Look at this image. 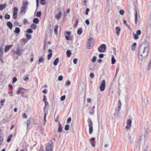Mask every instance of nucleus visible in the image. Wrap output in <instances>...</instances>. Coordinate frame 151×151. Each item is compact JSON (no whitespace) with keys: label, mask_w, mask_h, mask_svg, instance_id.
Returning <instances> with one entry per match:
<instances>
[{"label":"nucleus","mask_w":151,"mask_h":151,"mask_svg":"<svg viewBox=\"0 0 151 151\" xmlns=\"http://www.w3.org/2000/svg\"><path fill=\"white\" fill-rule=\"evenodd\" d=\"M58 125H59V127L58 129V132H61L62 131V127L61 126V124L59 122L58 123Z\"/></svg>","instance_id":"obj_17"},{"label":"nucleus","mask_w":151,"mask_h":151,"mask_svg":"<svg viewBox=\"0 0 151 151\" xmlns=\"http://www.w3.org/2000/svg\"><path fill=\"white\" fill-rule=\"evenodd\" d=\"M20 32V29L18 27H16L15 29L14 32L17 34L19 33Z\"/></svg>","instance_id":"obj_27"},{"label":"nucleus","mask_w":151,"mask_h":151,"mask_svg":"<svg viewBox=\"0 0 151 151\" xmlns=\"http://www.w3.org/2000/svg\"><path fill=\"white\" fill-rule=\"evenodd\" d=\"M31 27L32 29H35L36 28V26L34 24H32L31 25Z\"/></svg>","instance_id":"obj_32"},{"label":"nucleus","mask_w":151,"mask_h":151,"mask_svg":"<svg viewBox=\"0 0 151 151\" xmlns=\"http://www.w3.org/2000/svg\"><path fill=\"white\" fill-rule=\"evenodd\" d=\"M136 43H133L131 46L132 50L133 51H134L135 50L136 47Z\"/></svg>","instance_id":"obj_26"},{"label":"nucleus","mask_w":151,"mask_h":151,"mask_svg":"<svg viewBox=\"0 0 151 151\" xmlns=\"http://www.w3.org/2000/svg\"><path fill=\"white\" fill-rule=\"evenodd\" d=\"M47 101V99L46 98L45 95H44L43 96V101L44 102H46Z\"/></svg>","instance_id":"obj_57"},{"label":"nucleus","mask_w":151,"mask_h":151,"mask_svg":"<svg viewBox=\"0 0 151 151\" xmlns=\"http://www.w3.org/2000/svg\"><path fill=\"white\" fill-rule=\"evenodd\" d=\"M40 151H45L44 148L42 145L40 147Z\"/></svg>","instance_id":"obj_50"},{"label":"nucleus","mask_w":151,"mask_h":151,"mask_svg":"<svg viewBox=\"0 0 151 151\" xmlns=\"http://www.w3.org/2000/svg\"><path fill=\"white\" fill-rule=\"evenodd\" d=\"M26 37L27 40H30L32 37V36L31 35L28 34H26Z\"/></svg>","instance_id":"obj_31"},{"label":"nucleus","mask_w":151,"mask_h":151,"mask_svg":"<svg viewBox=\"0 0 151 151\" xmlns=\"http://www.w3.org/2000/svg\"><path fill=\"white\" fill-rule=\"evenodd\" d=\"M70 82L69 81H67L66 83V84L67 85H70Z\"/></svg>","instance_id":"obj_62"},{"label":"nucleus","mask_w":151,"mask_h":151,"mask_svg":"<svg viewBox=\"0 0 151 151\" xmlns=\"http://www.w3.org/2000/svg\"><path fill=\"white\" fill-rule=\"evenodd\" d=\"M119 13L121 15H123L124 14V11L123 10H120L119 11Z\"/></svg>","instance_id":"obj_49"},{"label":"nucleus","mask_w":151,"mask_h":151,"mask_svg":"<svg viewBox=\"0 0 151 151\" xmlns=\"http://www.w3.org/2000/svg\"><path fill=\"white\" fill-rule=\"evenodd\" d=\"M116 61V60L114 59V58L113 57L111 58V63L113 64H114L115 63Z\"/></svg>","instance_id":"obj_37"},{"label":"nucleus","mask_w":151,"mask_h":151,"mask_svg":"<svg viewBox=\"0 0 151 151\" xmlns=\"http://www.w3.org/2000/svg\"><path fill=\"white\" fill-rule=\"evenodd\" d=\"M28 4V2L27 1L24 2L23 3L22 6L20 10V13L21 15H24L25 14L27 10Z\"/></svg>","instance_id":"obj_2"},{"label":"nucleus","mask_w":151,"mask_h":151,"mask_svg":"<svg viewBox=\"0 0 151 151\" xmlns=\"http://www.w3.org/2000/svg\"><path fill=\"white\" fill-rule=\"evenodd\" d=\"M78 22H79V19H76V22H75V24H74L75 27H76L77 26Z\"/></svg>","instance_id":"obj_38"},{"label":"nucleus","mask_w":151,"mask_h":151,"mask_svg":"<svg viewBox=\"0 0 151 151\" xmlns=\"http://www.w3.org/2000/svg\"><path fill=\"white\" fill-rule=\"evenodd\" d=\"M41 15V12H38L36 14V16L37 17H40Z\"/></svg>","instance_id":"obj_41"},{"label":"nucleus","mask_w":151,"mask_h":151,"mask_svg":"<svg viewBox=\"0 0 151 151\" xmlns=\"http://www.w3.org/2000/svg\"><path fill=\"white\" fill-rule=\"evenodd\" d=\"M77 32L78 35H80L81 34L82 32V28H80L78 29L77 30Z\"/></svg>","instance_id":"obj_30"},{"label":"nucleus","mask_w":151,"mask_h":151,"mask_svg":"<svg viewBox=\"0 0 151 151\" xmlns=\"http://www.w3.org/2000/svg\"><path fill=\"white\" fill-rule=\"evenodd\" d=\"M94 40L93 38H90L88 40V42L87 46L88 49H91L94 45Z\"/></svg>","instance_id":"obj_4"},{"label":"nucleus","mask_w":151,"mask_h":151,"mask_svg":"<svg viewBox=\"0 0 151 151\" xmlns=\"http://www.w3.org/2000/svg\"><path fill=\"white\" fill-rule=\"evenodd\" d=\"M65 36V38L66 40H72V39H71L70 37H68V36Z\"/></svg>","instance_id":"obj_47"},{"label":"nucleus","mask_w":151,"mask_h":151,"mask_svg":"<svg viewBox=\"0 0 151 151\" xmlns=\"http://www.w3.org/2000/svg\"><path fill=\"white\" fill-rule=\"evenodd\" d=\"M71 121V118L70 117L68 118L67 121V123H68L70 122Z\"/></svg>","instance_id":"obj_55"},{"label":"nucleus","mask_w":151,"mask_h":151,"mask_svg":"<svg viewBox=\"0 0 151 151\" xmlns=\"http://www.w3.org/2000/svg\"><path fill=\"white\" fill-rule=\"evenodd\" d=\"M131 120L130 119H128L127 120V126L126 127V128L128 129L130 128L131 126Z\"/></svg>","instance_id":"obj_12"},{"label":"nucleus","mask_w":151,"mask_h":151,"mask_svg":"<svg viewBox=\"0 0 151 151\" xmlns=\"http://www.w3.org/2000/svg\"><path fill=\"white\" fill-rule=\"evenodd\" d=\"M5 102V100L4 99H2L0 101V103L1 105H3V103Z\"/></svg>","instance_id":"obj_53"},{"label":"nucleus","mask_w":151,"mask_h":151,"mask_svg":"<svg viewBox=\"0 0 151 151\" xmlns=\"http://www.w3.org/2000/svg\"><path fill=\"white\" fill-rule=\"evenodd\" d=\"M18 10L17 7H15L13 8V16L14 18V19H16L17 18Z\"/></svg>","instance_id":"obj_8"},{"label":"nucleus","mask_w":151,"mask_h":151,"mask_svg":"<svg viewBox=\"0 0 151 151\" xmlns=\"http://www.w3.org/2000/svg\"><path fill=\"white\" fill-rule=\"evenodd\" d=\"M141 31L140 30H138L136 32V34L134 33H133L134 35V38L135 40H137L139 38L138 36L139 35L141 34Z\"/></svg>","instance_id":"obj_10"},{"label":"nucleus","mask_w":151,"mask_h":151,"mask_svg":"<svg viewBox=\"0 0 151 151\" xmlns=\"http://www.w3.org/2000/svg\"><path fill=\"white\" fill-rule=\"evenodd\" d=\"M29 78L27 76H26L24 78V80L25 81H27L29 80Z\"/></svg>","instance_id":"obj_58"},{"label":"nucleus","mask_w":151,"mask_h":151,"mask_svg":"<svg viewBox=\"0 0 151 151\" xmlns=\"http://www.w3.org/2000/svg\"><path fill=\"white\" fill-rule=\"evenodd\" d=\"M106 46L105 44H102L98 48V51L100 52H104L105 51Z\"/></svg>","instance_id":"obj_6"},{"label":"nucleus","mask_w":151,"mask_h":151,"mask_svg":"<svg viewBox=\"0 0 151 151\" xmlns=\"http://www.w3.org/2000/svg\"><path fill=\"white\" fill-rule=\"evenodd\" d=\"M115 30H116V33L117 35H119L121 29L120 27H117L115 28Z\"/></svg>","instance_id":"obj_16"},{"label":"nucleus","mask_w":151,"mask_h":151,"mask_svg":"<svg viewBox=\"0 0 151 151\" xmlns=\"http://www.w3.org/2000/svg\"><path fill=\"white\" fill-rule=\"evenodd\" d=\"M22 41L24 43H26L27 42L28 40L25 38H23L22 39Z\"/></svg>","instance_id":"obj_46"},{"label":"nucleus","mask_w":151,"mask_h":151,"mask_svg":"<svg viewBox=\"0 0 151 151\" xmlns=\"http://www.w3.org/2000/svg\"><path fill=\"white\" fill-rule=\"evenodd\" d=\"M27 32L28 33H32L33 31L31 29H29L27 30Z\"/></svg>","instance_id":"obj_39"},{"label":"nucleus","mask_w":151,"mask_h":151,"mask_svg":"<svg viewBox=\"0 0 151 151\" xmlns=\"http://www.w3.org/2000/svg\"><path fill=\"white\" fill-rule=\"evenodd\" d=\"M66 54L68 57H70L71 54V51L70 50H68L66 52Z\"/></svg>","instance_id":"obj_28"},{"label":"nucleus","mask_w":151,"mask_h":151,"mask_svg":"<svg viewBox=\"0 0 151 151\" xmlns=\"http://www.w3.org/2000/svg\"><path fill=\"white\" fill-rule=\"evenodd\" d=\"M119 66H118L116 67V72L115 74V76L117 74L119 71Z\"/></svg>","instance_id":"obj_48"},{"label":"nucleus","mask_w":151,"mask_h":151,"mask_svg":"<svg viewBox=\"0 0 151 151\" xmlns=\"http://www.w3.org/2000/svg\"><path fill=\"white\" fill-rule=\"evenodd\" d=\"M13 46V45H6L5 47L4 52H6L8 51L10 48Z\"/></svg>","instance_id":"obj_14"},{"label":"nucleus","mask_w":151,"mask_h":151,"mask_svg":"<svg viewBox=\"0 0 151 151\" xmlns=\"http://www.w3.org/2000/svg\"><path fill=\"white\" fill-rule=\"evenodd\" d=\"M52 53H50L49 54L47 55V59L48 60H49L52 57Z\"/></svg>","instance_id":"obj_36"},{"label":"nucleus","mask_w":151,"mask_h":151,"mask_svg":"<svg viewBox=\"0 0 151 151\" xmlns=\"http://www.w3.org/2000/svg\"><path fill=\"white\" fill-rule=\"evenodd\" d=\"M22 50L21 49L19 48H18L16 49V54L19 56H20L21 55L22 53Z\"/></svg>","instance_id":"obj_13"},{"label":"nucleus","mask_w":151,"mask_h":151,"mask_svg":"<svg viewBox=\"0 0 151 151\" xmlns=\"http://www.w3.org/2000/svg\"><path fill=\"white\" fill-rule=\"evenodd\" d=\"M7 26L9 27L10 29H12V24L11 22H8L7 23Z\"/></svg>","instance_id":"obj_25"},{"label":"nucleus","mask_w":151,"mask_h":151,"mask_svg":"<svg viewBox=\"0 0 151 151\" xmlns=\"http://www.w3.org/2000/svg\"><path fill=\"white\" fill-rule=\"evenodd\" d=\"M85 23L87 25H88L89 24V22L88 20L87 19L86 20Z\"/></svg>","instance_id":"obj_63"},{"label":"nucleus","mask_w":151,"mask_h":151,"mask_svg":"<svg viewBox=\"0 0 151 151\" xmlns=\"http://www.w3.org/2000/svg\"><path fill=\"white\" fill-rule=\"evenodd\" d=\"M62 15V13L61 12H60L59 13L55 15V18L56 19L58 20H59L60 18H61Z\"/></svg>","instance_id":"obj_15"},{"label":"nucleus","mask_w":151,"mask_h":151,"mask_svg":"<svg viewBox=\"0 0 151 151\" xmlns=\"http://www.w3.org/2000/svg\"><path fill=\"white\" fill-rule=\"evenodd\" d=\"M3 55V48L2 47H0V60L2 63H3V60L2 58Z\"/></svg>","instance_id":"obj_11"},{"label":"nucleus","mask_w":151,"mask_h":151,"mask_svg":"<svg viewBox=\"0 0 151 151\" xmlns=\"http://www.w3.org/2000/svg\"><path fill=\"white\" fill-rule=\"evenodd\" d=\"M31 121H30V120H27V127H29V126L30 124L31 123Z\"/></svg>","instance_id":"obj_43"},{"label":"nucleus","mask_w":151,"mask_h":151,"mask_svg":"<svg viewBox=\"0 0 151 151\" xmlns=\"http://www.w3.org/2000/svg\"><path fill=\"white\" fill-rule=\"evenodd\" d=\"M63 77L62 76H60L58 77V80L60 81H61L63 80Z\"/></svg>","instance_id":"obj_52"},{"label":"nucleus","mask_w":151,"mask_h":151,"mask_svg":"<svg viewBox=\"0 0 151 151\" xmlns=\"http://www.w3.org/2000/svg\"><path fill=\"white\" fill-rule=\"evenodd\" d=\"M69 127V125L68 124L66 125L65 126V129L66 130H68Z\"/></svg>","instance_id":"obj_42"},{"label":"nucleus","mask_w":151,"mask_h":151,"mask_svg":"<svg viewBox=\"0 0 151 151\" xmlns=\"http://www.w3.org/2000/svg\"><path fill=\"white\" fill-rule=\"evenodd\" d=\"M6 6V4H3L0 5V10H2L4 9L5 8Z\"/></svg>","instance_id":"obj_23"},{"label":"nucleus","mask_w":151,"mask_h":151,"mask_svg":"<svg viewBox=\"0 0 151 151\" xmlns=\"http://www.w3.org/2000/svg\"><path fill=\"white\" fill-rule=\"evenodd\" d=\"M90 77L92 78L94 77V74L93 73H91L90 75Z\"/></svg>","instance_id":"obj_64"},{"label":"nucleus","mask_w":151,"mask_h":151,"mask_svg":"<svg viewBox=\"0 0 151 151\" xmlns=\"http://www.w3.org/2000/svg\"><path fill=\"white\" fill-rule=\"evenodd\" d=\"M118 102L119 104H118V109L119 110L121 108V104L120 100H119L118 101Z\"/></svg>","instance_id":"obj_33"},{"label":"nucleus","mask_w":151,"mask_h":151,"mask_svg":"<svg viewBox=\"0 0 151 151\" xmlns=\"http://www.w3.org/2000/svg\"><path fill=\"white\" fill-rule=\"evenodd\" d=\"M135 13V23L136 24H137V10H135L134 11Z\"/></svg>","instance_id":"obj_19"},{"label":"nucleus","mask_w":151,"mask_h":151,"mask_svg":"<svg viewBox=\"0 0 151 151\" xmlns=\"http://www.w3.org/2000/svg\"><path fill=\"white\" fill-rule=\"evenodd\" d=\"M33 22L36 24H38L39 22V19L37 18H34L33 20Z\"/></svg>","instance_id":"obj_29"},{"label":"nucleus","mask_w":151,"mask_h":151,"mask_svg":"<svg viewBox=\"0 0 151 151\" xmlns=\"http://www.w3.org/2000/svg\"><path fill=\"white\" fill-rule=\"evenodd\" d=\"M17 78L16 77H14L13 78V82L12 83H13L17 81Z\"/></svg>","instance_id":"obj_51"},{"label":"nucleus","mask_w":151,"mask_h":151,"mask_svg":"<svg viewBox=\"0 0 151 151\" xmlns=\"http://www.w3.org/2000/svg\"><path fill=\"white\" fill-rule=\"evenodd\" d=\"M105 80H103L102 81L100 87V90L101 91H103L105 90Z\"/></svg>","instance_id":"obj_9"},{"label":"nucleus","mask_w":151,"mask_h":151,"mask_svg":"<svg viewBox=\"0 0 151 151\" xmlns=\"http://www.w3.org/2000/svg\"><path fill=\"white\" fill-rule=\"evenodd\" d=\"M77 59L76 58L74 59L73 60V62L74 64H76L77 63Z\"/></svg>","instance_id":"obj_60"},{"label":"nucleus","mask_w":151,"mask_h":151,"mask_svg":"<svg viewBox=\"0 0 151 151\" xmlns=\"http://www.w3.org/2000/svg\"><path fill=\"white\" fill-rule=\"evenodd\" d=\"M96 57L95 56H94L93 57L92 59L91 60V61L92 62H94L96 61Z\"/></svg>","instance_id":"obj_40"},{"label":"nucleus","mask_w":151,"mask_h":151,"mask_svg":"<svg viewBox=\"0 0 151 151\" xmlns=\"http://www.w3.org/2000/svg\"><path fill=\"white\" fill-rule=\"evenodd\" d=\"M27 91V89L20 87L19 88V90L17 91V93L18 95L21 94L22 97L27 98L28 97Z\"/></svg>","instance_id":"obj_1"},{"label":"nucleus","mask_w":151,"mask_h":151,"mask_svg":"<svg viewBox=\"0 0 151 151\" xmlns=\"http://www.w3.org/2000/svg\"><path fill=\"white\" fill-rule=\"evenodd\" d=\"M123 23L127 27L129 26V25L127 24V21L126 20H124L123 21Z\"/></svg>","instance_id":"obj_56"},{"label":"nucleus","mask_w":151,"mask_h":151,"mask_svg":"<svg viewBox=\"0 0 151 151\" xmlns=\"http://www.w3.org/2000/svg\"><path fill=\"white\" fill-rule=\"evenodd\" d=\"M46 114L45 113L44 114V120L45 122L46 121Z\"/></svg>","instance_id":"obj_61"},{"label":"nucleus","mask_w":151,"mask_h":151,"mask_svg":"<svg viewBox=\"0 0 151 151\" xmlns=\"http://www.w3.org/2000/svg\"><path fill=\"white\" fill-rule=\"evenodd\" d=\"M10 16L8 14H5V18L6 19H10Z\"/></svg>","instance_id":"obj_34"},{"label":"nucleus","mask_w":151,"mask_h":151,"mask_svg":"<svg viewBox=\"0 0 151 151\" xmlns=\"http://www.w3.org/2000/svg\"><path fill=\"white\" fill-rule=\"evenodd\" d=\"M13 135L12 134H10L9 135L7 140V142H9L10 141Z\"/></svg>","instance_id":"obj_24"},{"label":"nucleus","mask_w":151,"mask_h":151,"mask_svg":"<svg viewBox=\"0 0 151 151\" xmlns=\"http://www.w3.org/2000/svg\"><path fill=\"white\" fill-rule=\"evenodd\" d=\"M58 25H56L54 27V32L55 34L57 35L58 34Z\"/></svg>","instance_id":"obj_22"},{"label":"nucleus","mask_w":151,"mask_h":151,"mask_svg":"<svg viewBox=\"0 0 151 151\" xmlns=\"http://www.w3.org/2000/svg\"><path fill=\"white\" fill-rule=\"evenodd\" d=\"M65 34L68 35H70L71 34V32H70L65 31Z\"/></svg>","instance_id":"obj_59"},{"label":"nucleus","mask_w":151,"mask_h":151,"mask_svg":"<svg viewBox=\"0 0 151 151\" xmlns=\"http://www.w3.org/2000/svg\"><path fill=\"white\" fill-rule=\"evenodd\" d=\"M22 116L24 118H27V116L25 113H23L22 114Z\"/></svg>","instance_id":"obj_54"},{"label":"nucleus","mask_w":151,"mask_h":151,"mask_svg":"<svg viewBox=\"0 0 151 151\" xmlns=\"http://www.w3.org/2000/svg\"><path fill=\"white\" fill-rule=\"evenodd\" d=\"M59 62V60L58 58H57L53 62V64L55 65H56Z\"/></svg>","instance_id":"obj_21"},{"label":"nucleus","mask_w":151,"mask_h":151,"mask_svg":"<svg viewBox=\"0 0 151 151\" xmlns=\"http://www.w3.org/2000/svg\"><path fill=\"white\" fill-rule=\"evenodd\" d=\"M44 60V55H43L42 56H40L39 57L38 62L39 63L42 62Z\"/></svg>","instance_id":"obj_18"},{"label":"nucleus","mask_w":151,"mask_h":151,"mask_svg":"<svg viewBox=\"0 0 151 151\" xmlns=\"http://www.w3.org/2000/svg\"><path fill=\"white\" fill-rule=\"evenodd\" d=\"M65 95L63 96L60 97V100L62 101H63L65 99Z\"/></svg>","instance_id":"obj_45"},{"label":"nucleus","mask_w":151,"mask_h":151,"mask_svg":"<svg viewBox=\"0 0 151 151\" xmlns=\"http://www.w3.org/2000/svg\"><path fill=\"white\" fill-rule=\"evenodd\" d=\"M149 47H145L144 48L142 52L141 53L143 57H146L148 54Z\"/></svg>","instance_id":"obj_5"},{"label":"nucleus","mask_w":151,"mask_h":151,"mask_svg":"<svg viewBox=\"0 0 151 151\" xmlns=\"http://www.w3.org/2000/svg\"><path fill=\"white\" fill-rule=\"evenodd\" d=\"M3 138L1 136H0V145L3 143Z\"/></svg>","instance_id":"obj_44"},{"label":"nucleus","mask_w":151,"mask_h":151,"mask_svg":"<svg viewBox=\"0 0 151 151\" xmlns=\"http://www.w3.org/2000/svg\"><path fill=\"white\" fill-rule=\"evenodd\" d=\"M46 3L45 0H40V3L42 5H44Z\"/></svg>","instance_id":"obj_35"},{"label":"nucleus","mask_w":151,"mask_h":151,"mask_svg":"<svg viewBox=\"0 0 151 151\" xmlns=\"http://www.w3.org/2000/svg\"><path fill=\"white\" fill-rule=\"evenodd\" d=\"M53 143L51 140L50 141L47 146L46 151H53Z\"/></svg>","instance_id":"obj_3"},{"label":"nucleus","mask_w":151,"mask_h":151,"mask_svg":"<svg viewBox=\"0 0 151 151\" xmlns=\"http://www.w3.org/2000/svg\"><path fill=\"white\" fill-rule=\"evenodd\" d=\"M88 122L89 124L88 126L89 127V133L90 134H91L93 131L92 122L91 120H90Z\"/></svg>","instance_id":"obj_7"},{"label":"nucleus","mask_w":151,"mask_h":151,"mask_svg":"<svg viewBox=\"0 0 151 151\" xmlns=\"http://www.w3.org/2000/svg\"><path fill=\"white\" fill-rule=\"evenodd\" d=\"M138 58L139 60H142L143 59H145L146 57H143L142 54L141 53L140 54H139L138 56Z\"/></svg>","instance_id":"obj_20"}]
</instances>
